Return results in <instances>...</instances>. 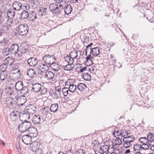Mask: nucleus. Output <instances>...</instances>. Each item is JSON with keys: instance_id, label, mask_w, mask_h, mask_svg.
Listing matches in <instances>:
<instances>
[{"instance_id": "nucleus-1", "label": "nucleus", "mask_w": 154, "mask_h": 154, "mask_svg": "<svg viewBox=\"0 0 154 154\" xmlns=\"http://www.w3.org/2000/svg\"><path fill=\"white\" fill-rule=\"evenodd\" d=\"M16 95H14L13 97H9L5 99H3L1 100L2 103L6 105V106L10 109L14 108L15 103L14 102L15 99H16Z\"/></svg>"}, {"instance_id": "nucleus-2", "label": "nucleus", "mask_w": 154, "mask_h": 154, "mask_svg": "<svg viewBox=\"0 0 154 154\" xmlns=\"http://www.w3.org/2000/svg\"><path fill=\"white\" fill-rule=\"evenodd\" d=\"M15 88L16 90L19 91L23 94H25L28 92V89L26 86H23V84L22 81H17L14 83Z\"/></svg>"}, {"instance_id": "nucleus-3", "label": "nucleus", "mask_w": 154, "mask_h": 154, "mask_svg": "<svg viewBox=\"0 0 154 154\" xmlns=\"http://www.w3.org/2000/svg\"><path fill=\"white\" fill-rule=\"evenodd\" d=\"M30 122L26 121V120H25L24 122L18 126V129L20 131L23 133L28 130L29 131V129L32 128Z\"/></svg>"}, {"instance_id": "nucleus-4", "label": "nucleus", "mask_w": 154, "mask_h": 154, "mask_svg": "<svg viewBox=\"0 0 154 154\" xmlns=\"http://www.w3.org/2000/svg\"><path fill=\"white\" fill-rule=\"evenodd\" d=\"M16 29L20 35H24L26 34L28 31V26L25 23L22 24L17 27Z\"/></svg>"}, {"instance_id": "nucleus-5", "label": "nucleus", "mask_w": 154, "mask_h": 154, "mask_svg": "<svg viewBox=\"0 0 154 154\" xmlns=\"http://www.w3.org/2000/svg\"><path fill=\"white\" fill-rule=\"evenodd\" d=\"M134 140V137L133 135L129 136L124 138L123 146L124 147L127 148L131 146L133 143Z\"/></svg>"}, {"instance_id": "nucleus-6", "label": "nucleus", "mask_w": 154, "mask_h": 154, "mask_svg": "<svg viewBox=\"0 0 154 154\" xmlns=\"http://www.w3.org/2000/svg\"><path fill=\"white\" fill-rule=\"evenodd\" d=\"M43 60L46 64L50 65L55 61V57L53 55L46 54L43 58Z\"/></svg>"}, {"instance_id": "nucleus-7", "label": "nucleus", "mask_w": 154, "mask_h": 154, "mask_svg": "<svg viewBox=\"0 0 154 154\" xmlns=\"http://www.w3.org/2000/svg\"><path fill=\"white\" fill-rule=\"evenodd\" d=\"M75 80L73 79H71L67 82L66 84L67 85V86H69L68 88L69 91L71 92H75L77 89L76 85L74 84Z\"/></svg>"}, {"instance_id": "nucleus-8", "label": "nucleus", "mask_w": 154, "mask_h": 154, "mask_svg": "<svg viewBox=\"0 0 154 154\" xmlns=\"http://www.w3.org/2000/svg\"><path fill=\"white\" fill-rule=\"evenodd\" d=\"M17 96L16 95V99H15L16 104L18 106H23L24 105L25 102L26 101V97L22 95L17 98Z\"/></svg>"}, {"instance_id": "nucleus-9", "label": "nucleus", "mask_w": 154, "mask_h": 154, "mask_svg": "<svg viewBox=\"0 0 154 154\" xmlns=\"http://www.w3.org/2000/svg\"><path fill=\"white\" fill-rule=\"evenodd\" d=\"M49 8L53 14H59L61 13V10L59 9L58 5L56 3L51 4L49 5Z\"/></svg>"}, {"instance_id": "nucleus-10", "label": "nucleus", "mask_w": 154, "mask_h": 154, "mask_svg": "<svg viewBox=\"0 0 154 154\" xmlns=\"http://www.w3.org/2000/svg\"><path fill=\"white\" fill-rule=\"evenodd\" d=\"M30 116L35 113L36 110V107L34 105L30 104L28 106L26 109H25Z\"/></svg>"}, {"instance_id": "nucleus-11", "label": "nucleus", "mask_w": 154, "mask_h": 154, "mask_svg": "<svg viewBox=\"0 0 154 154\" xmlns=\"http://www.w3.org/2000/svg\"><path fill=\"white\" fill-rule=\"evenodd\" d=\"M22 140L26 145H29L32 142V137L29 134H26L22 136Z\"/></svg>"}, {"instance_id": "nucleus-12", "label": "nucleus", "mask_w": 154, "mask_h": 154, "mask_svg": "<svg viewBox=\"0 0 154 154\" xmlns=\"http://www.w3.org/2000/svg\"><path fill=\"white\" fill-rule=\"evenodd\" d=\"M140 143L142 144V146H140V147L139 149H137V148H135V150H136L139 149L141 151L142 149L145 150L149 149L150 145L151 143H150L148 142L147 141H146L145 142L143 141H140Z\"/></svg>"}, {"instance_id": "nucleus-13", "label": "nucleus", "mask_w": 154, "mask_h": 154, "mask_svg": "<svg viewBox=\"0 0 154 154\" xmlns=\"http://www.w3.org/2000/svg\"><path fill=\"white\" fill-rule=\"evenodd\" d=\"M38 62V60L35 57H32L30 58L27 60L28 64L31 66H36Z\"/></svg>"}, {"instance_id": "nucleus-14", "label": "nucleus", "mask_w": 154, "mask_h": 154, "mask_svg": "<svg viewBox=\"0 0 154 154\" xmlns=\"http://www.w3.org/2000/svg\"><path fill=\"white\" fill-rule=\"evenodd\" d=\"M12 7L14 10L18 11L22 9V5L19 2L15 1L13 3Z\"/></svg>"}, {"instance_id": "nucleus-15", "label": "nucleus", "mask_w": 154, "mask_h": 154, "mask_svg": "<svg viewBox=\"0 0 154 154\" xmlns=\"http://www.w3.org/2000/svg\"><path fill=\"white\" fill-rule=\"evenodd\" d=\"M19 113L17 111H13L10 115V117L11 121H16L20 116Z\"/></svg>"}, {"instance_id": "nucleus-16", "label": "nucleus", "mask_w": 154, "mask_h": 154, "mask_svg": "<svg viewBox=\"0 0 154 154\" xmlns=\"http://www.w3.org/2000/svg\"><path fill=\"white\" fill-rule=\"evenodd\" d=\"M39 145V143H36V142L33 143L30 146V149L32 152H36L40 148Z\"/></svg>"}, {"instance_id": "nucleus-17", "label": "nucleus", "mask_w": 154, "mask_h": 154, "mask_svg": "<svg viewBox=\"0 0 154 154\" xmlns=\"http://www.w3.org/2000/svg\"><path fill=\"white\" fill-rule=\"evenodd\" d=\"M32 121L35 125H39L41 124V118L39 115H35L32 119Z\"/></svg>"}, {"instance_id": "nucleus-18", "label": "nucleus", "mask_w": 154, "mask_h": 154, "mask_svg": "<svg viewBox=\"0 0 154 154\" xmlns=\"http://www.w3.org/2000/svg\"><path fill=\"white\" fill-rule=\"evenodd\" d=\"M43 74V76L47 78L48 80L52 79L54 76V73L51 71H47Z\"/></svg>"}, {"instance_id": "nucleus-19", "label": "nucleus", "mask_w": 154, "mask_h": 154, "mask_svg": "<svg viewBox=\"0 0 154 154\" xmlns=\"http://www.w3.org/2000/svg\"><path fill=\"white\" fill-rule=\"evenodd\" d=\"M32 91L35 92L40 91L42 88V86L41 84L38 83L32 84Z\"/></svg>"}, {"instance_id": "nucleus-20", "label": "nucleus", "mask_w": 154, "mask_h": 154, "mask_svg": "<svg viewBox=\"0 0 154 154\" xmlns=\"http://www.w3.org/2000/svg\"><path fill=\"white\" fill-rule=\"evenodd\" d=\"M0 79L2 81L5 80L8 82L11 81L9 80V76L8 75L7 73L5 72H2L0 74Z\"/></svg>"}, {"instance_id": "nucleus-21", "label": "nucleus", "mask_w": 154, "mask_h": 154, "mask_svg": "<svg viewBox=\"0 0 154 154\" xmlns=\"http://www.w3.org/2000/svg\"><path fill=\"white\" fill-rule=\"evenodd\" d=\"M19 46L18 45L15 44H13L12 45L10 49V52L11 54H14L16 53L17 51L19 49Z\"/></svg>"}, {"instance_id": "nucleus-22", "label": "nucleus", "mask_w": 154, "mask_h": 154, "mask_svg": "<svg viewBox=\"0 0 154 154\" xmlns=\"http://www.w3.org/2000/svg\"><path fill=\"white\" fill-rule=\"evenodd\" d=\"M4 92L7 96L12 95V97H13L14 95H16L12 91V89L10 87L6 88L4 90Z\"/></svg>"}, {"instance_id": "nucleus-23", "label": "nucleus", "mask_w": 154, "mask_h": 154, "mask_svg": "<svg viewBox=\"0 0 154 154\" xmlns=\"http://www.w3.org/2000/svg\"><path fill=\"white\" fill-rule=\"evenodd\" d=\"M90 52L92 53L94 56H97L100 54V48L99 47H95L93 48H90Z\"/></svg>"}, {"instance_id": "nucleus-24", "label": "nucleus", "mask_w": 154, "mask_h": 154, "mask_svg": "<svg viewBox=\"0 0 154 154\" xmlns=\"http://www.w3.org/2000/svg\"><path fill=\"white\" fill-rule=\"evenodd\" d=\"M38 67L40 69L42 70V72H45L48 71L49 69L46 63H40L38 65Z\"/></svg>"}, {"instance_id": "nucleus-25", "label": "nucleus", "mask_w": 154, "mask_h": 154, "mask_svg": "<svg viewBox=\"0 0 154 154\" xmlns=\"http://www.w3.org/2000/svg\"><path fill=\"white\" fill-rule=\"evenodd\" d=\"M27 74L30 78H33L36 76V73L32 69H29L27 72Z\"/></svg>"}, {"instance_id": "nucleus-26", "label": "nucleus", "mask_w": 154, "mask_h": 154, "mask_svg": "<svg viewBox=\"0 0 154 154\" xmlns=\"http://www.w3.org/2000/svg\"><path fill=\"white\" fill-rule=\"evenodd\" d=\"M63 11L66 14L68 15L70 14L72 11V8L70 5H67Z\"/></svg>"}, {"instance_id": "nucleus-27", "label": "nucleus", "mask_w": 154, "mask_h": 154, "mask_svg": "<svg viewBox=\"0 0 154 154\" xmlns=\"http://www.w3.org/2000/svg\"><path fill=\"white\" fill-rule=\"evenodd\" d=\"M48 10L47 8H42L39 10L38 14L40 16H45L47 14V11Z\"/></svg>"}, {"instance_id": "nucleus-28", "label": "nucleus", "mask_w": 154, "mask_h": 154, "mask_svg": "<svg viewBox=\"0 0 154 154\" xmlns=\"http://www.w3.org/2000/svg\"><path fill=\"white\" fill-rule=\"evenodd\" d=\"M147 136L148 139L147 142L151 143L154 141V134L153 133L150 132L148 134Z\"/></svg>"}, {"instance_id": "nucleus-29", "label": "nucleus", "mask_w": 154, "mask_h": 154, "mask_svg": "<svg viewBox=\"0 0 154 154\" xmlns=\"http://www.w3.org/2000/svg\"><path fill=\"white\" fill-rule=\"evenodd\" d=\"M50 66L51 67L53 70L54 71H57L60 69V65H58L57 63H51Z\"/></svg>"}, {"instance_id": "nucleus-30", "label": "nucleus", "mask_w": 154, "mask_h": 154, "mask_svg": "<svg viewBox=\"0 0 154 154\" xmlns=\"http://www.w3.org/2000/svg\"><path fill=\"white\" fill-rule=\"evenodd\" d=\"M135 7H136L138 9V10H139L140 11L139 13L141 15V17H145V14L142 12V11L144 10V7L141 6H140L139 4H136V5H135Z\"/></svg>"}, {"instance_id": "nucleus-31", "label": "nucleus", "mask_w": 154, "mask_h": 154, "mask_svg": "<svg viewBox=\"0 0 154 154\" xmlns=\"http://www.w3.org/2000/svg\"><path fill=\"white\" fill-rule=\"evenodd\" d=\"M21 116L23 118L24 120H26V121H27L26 119H29L30 118V115L27 112H26V111L25 109L23 111V112L21 113Z\"/></svg>"}, {"instance_id": "nucleus-32", "label": "nucleus", "mask_w": 154, "mask_h": 154, "mask_svg": "<svg viewBox=\"0 0 154 154\" xmlns=\"http://www.w3.org/2000/svg\"><path fill=\"white\" fill-rule=\"evenodd\" d=\"M29 14L28 11H23L20 14V18L23 20L28 17Z\"/></svg>"}, {"instance_id": "nucleus-33", "label": "nucleus", "mask_w": 154, "mask_h": 154, "mask_svg": "<svg viewBox=\"0 0 154 154\" xmlns=\"http://www.w3.org/2000/svg\"><path fill=\"white\" fill-rule=\"evenodd\" d=\"M29 19L31 21H33L36 18V13L34 11H32L29 14Z\"/></svg>"}, {"instance_id": "nucleus-34", "label": "nucleus", "mask_w": 154, "mask_h": 154, "mask_svg": "<svg viewBox=\"0 0 154 154\" xmlns=\"http://www.w3.org/2000/svg\"><path fill=\"white\" fill-rule=\"evenodd\" d=\"M20 49L26 53L28 49V46L26 43L21 44L20 46Z\"/></svg>"}, {"instance_id": "nucleus-35", "label": "nucleus", "mask_w": 154, "mask_h": 154, "mask_svg": "<svg viewBox=\"0 0 154 154\" xmlns=\"http://www.w3.org/2000/svg\"><path fill=\"white\" fill-rule=\"evenodd\" d=\"M25 54V52H23L21 49H18L14 55L15 57H22Z\"/></svg>"}, {"instance_id": "nucleus-36", "label": "nucleus", "mask_w": 154, "mask_h": 154, "mask_svg": "<svg viewBox=\"0 0 154 154\" xmlns=\"http://www.w3.org/2000/svg\"><path fill=\"white\" fill-rule=\"evenodd\" d=\"M15 12L9 10L5 14L7 17L12 18L15 16Z\"/></svg>"}, {"instance_id": "nucleus-37", "label": "nucleus", "mask_w": 154, "mask_h": 154, "mask_svg": "<svg viewBox=\"0 0 154 154\" xmlns=\"http://www.w3.org/2000/svg\"><path fill=\"white\" fill-rule=\"evenodd\" d=\"M5 18H4V20H5L6 21V23L7 25L8 26H11L12 24H13V21L12 18L7 17L6 15H5Z\"/></svg>"}, {"instance_id": "nucleus-38", "label": "nucleus", "mask_w": 154, "mask_h": 154, "mask_svg": "<svg viewBox=\"0 0 154 154\" xmlns=\"http://www.w3.org/2000/svg\"><path fill=\"white\" fill-rule=\"evenodd\" d=\"M58 107V104H53L51 105L50 109L51 112H55L57 111Z\"/></svg>"}, {"instance_id": "nucleus-39", "label": "nucleus", "mask_w": 154, "mask_h": 154, "mask_svg": "<svg viewBox=\"0 0 154 154\" xmlns=\"http://www.w3.org/2000/svg\"><path fill=\"white\" fill-rule=\"evenodd\" d=\"M86 88V85L83 83H79L77 86V88L81 91L84 90Z\"/></svg>"}, {"instance_id": "nucleus-40", "label": "nucleus", "mask_w": 154, "mask_h": 154, "mask_svg": "<svg viewBox=\"0 0 154 154\" xmlns=\"http://www.w3.org/2000/svg\"><path fill=\"white\" fill-rule=\"evenodd\" d=\"M65 60L67 61L68 63L73 64L74 60L72 57L69 56H67L65 57Z\"/></svg>"}, {"instance_id": "nucleus-41", "label": "nucleus", "mask_w": 154, "mask_h": 154, "mask_svg": "<svg viewBox=\"0 0 154 154\" xmlns=\"http://www.w3.org/2000/svg\"><path fill=\"white\" fill-rule=\"evenodd\" d=\"M14 62L12 57L11 56H9L6 57L5 63L8 65L9 64L11 66L12 65V63Z\"/></svg>"}, {"instance_id": "nucleus-42", "label": "nucleus", "mask_w": 154, "mask_h": 154, "mask_svg": "<svg viewBox=\"0 0 154 154\" xmlns=\"http://www.w3.org/2000/svg\"><path fill=\"white\" fill-rule=\"evenodd\" d=\"M67 78L66 77H64L61 79L60 81V85H63L65 84V86H67V85L66 84L67 82L69 80H71V79H68L66 80Z\"/></svg>"}, {"instance_id": "nucleus-43", "label": "nucleus", "mask_w": 154, "mask_h": 154, "mask_svg": "<svg viewBox=\"0 0 154 154\" xmlns=\"http://www.w3.org/2000/svg\"><path fill=\"white\" fill-rule=\"evenodd\" d=\"M116 139L114 141L113 143L115 145H119L122 143V141L120 137L117 138L116 137Z\"/></svg>"}, {"instance_id": "nucleus-44", "label": "nucleus", "mask_w": 154, "mask_h": 154, "mask_svg": "<svg viewBox=\"0 0 154 154\" xmlns=\"http://www.w3.org/2000/svg\"><path fill=\"white\" fill-rule=\"evenodd\" d=\"M113 134L114 136L115 137H117V138L120 137L122 139V131L121 132L119 131H115L113 133Z\"/></svg>"}, {"instance_id": "nucleus-45", "label": "nucleus", "mask_w": 154, "mask_h": 154, "mask_svg": "<svg viewBox=\"0 0 154 154\" xmlns=\"http://www.w3.org/2000/svg\"><path fill=\"white\" fill-rule=\"evenodd\" d=\"M73 64L68 63L66 66L64 67V70L67 71H70L72 70L73 68L74 67L73 66H72Z\"/></svg>"}, {"instance_id": "nucleus-46", "label": "nucleus", "mask_w": 154, "mask_h": 154, "mask_svg": "<svg viewBox=\"0 0 154 154\" xmlns=\"http://www.w3.org/2000/svg\"><path fill=\"white\" fill-rule=\"evenodd\" d=\"M83 75V78L86 81L90 80L91 76L88 73H84Z\"/></svg>"}, {"instance_id": "nucleus-47", "label": "nucleus", "mask_w": 154, "mask_h": 154, "mask_svg": "<svg viewBox=\"0 0 154 154\" xmlns=\"http://www.w3.org/2000/svg\"><path fill=\"white\" fill-rule=\"evenodd\" d=\"M2 53L5 55H7L8 54H11L10 52L9 48H4L2 51Z\"/></svg>"}, {"instance_id": "nucleus-48", "label": "nucleus", "mask_w": 154, "mask_h": 154, "mask_svg": "<svg viewBox=\"0 0 154 154\" xmlns=\"http://www.w3.org/2000/svg\"><path fill=\"white\" fill-rule=\"evenodd\" d=\"M95 152L96 154H101L103 152L102 146H98L96 148Z\"/></svg>"}, {"instance_id": "nucleus-49", "label": "nucleus", "mask_w": 154, "mask_h": 154, "mask_svg": "<svg viewBox=\"0 0 154 154\" xmlns=\"http://www.w3.org/2000/svg\"><path fill=\"white\" fill-rule=\"evenodd\" d=\"M69 88L67 87H64L62 89V92L64 96H66L68 94Z\"/></svg>"}, {"instance_id": "nucleus-50", "label": "nucleus", "mask_w": 154, "mask_h": 154, "mask_svg": "<svg viewBox=\"0 0 154 154\" xmlns=\"http://www.w3.org/2000/svg\"><path fill=\"white\" fill-rule=\"evenodd\" d=\"M7 65L5 63H2L1 66H0V69L2 72H5V71L7 67Z\"/></svg>"}, {"instance_id": "nucleus-51", "label": "nucleus", "mask_w": 154, "mask_h": 154, "mask_svg": "<svg viewBox=\"0 0 154 154\" xmlns=\"http://www.w3.org/2000/svg\"><path fill=\"white\" fill-rule=\"evenodd\" d=\"M67 4L65 2H62L59 5V7L61 8V11L62 10L63 11L66 6Z\"/></svg>"}, {"instance_id": "nucleus-52", "label": "nucleus", "mask_w": 154, "mask_h": 154, "mask_svg": "<svg viewBox=\"0 0 154 154\" xmlns=\"http://www.w3.org/2000/svg\"><path fill=\"white\" fill-rule=\"evenodd\" d=\"M102 147L103 152L108 153V152H109V147L108 146L104 145L102 146Z\"/></svg>"}, {"instance_id": "nucleus-53", "label": "nucleus", "mask_w": 154, "mask_h": 154, "mask_svg": "<svg viewBox=\"0 0 154 154\" xmlns=\"http://www.w3.org/2000/svg\"><path fill=\"white\" fill-rule=\"evenodd\" d=\"M122 133V136L123 137L127 136H128L129 133L128 131L126 130H123L122 129L121 130Z\"/></svg>"}, {"instance_id": "nucleus-54", "label": "nucleus", "mask_w": 154, "mask_h": 154, "mask_svg": "<svg viewBox=\"0 0 154 154\" xmlns=\"http://www.w3.org/2000/svg\"><path fill=\"white\" fill-rule=\"evenodd\" d=\"M93 45V43H91L89 45H88L86 47V49L85 50V54L86 55L87 54V51H89V49H90V48H91V46Z\"/></svg>"}, {"instance_id": "nucleus-55", "label": "nucleus", "mask_w": 154, "mask_h": 154, "mask_svg": "<svg viewBox=\"0 0 154 154\" xmlns=\"http://www.w3.org/2000/svg\"><path fill=\"white\" fill-rule=\"evenodd\" d=\"M93 45V43H91L89 45H88L86 47V49L85 50V54L86 55L87 54V51H89V49H90V48H91V46Z\"/></svg>"}, {"instance_id": "nucleus-56", "label": "nucleus", "mask_w": 154, "mask_h": 154, "mask_svg": "<svg viewBox=\"0 0 154 154\" xmlns=\"http://www.w3.org/2000/svg\"><path fill=\"white\" fill-rule=\"evenodd\" d=\"M77 52L76 51L74 52H71L70 56L73 57V58H76L77 57Z\"/></svg>"}, {"instance_id": "nucleus-57", "label": "nucleus", "mask_w": 154, "mask_h": 154, "mask_svg": "<svg viewBox=\"0 0 154 154\" xmlns=\"http://www.w3.org/2000/svg\"><path fill=\"white\" fill-rule=\"evenodd\" d=\"M50 108L48 107L44 108L42 110V113L45 115L47 114Z\"/></svg>"}, {"instance_id": "nucleus-58", "label": "nucleus", "mask_w": 154, "mask_h": 154, "mask_svg": "<svg viewBox=\"0 0 154 154\" xmlns=\"http://www.w3.org/2000/svg\"><path fill=\"white\" fill-rule=\"evenodd\" d=\"M85 152L82 149H79L75 154H84Z\"/></svg>"}, {"instance_id": "nucleus-59", "label": "nucleus", "mask_w": 154, "mask_h": 154, "mask_svg": "<svg viewBox=\"0 0 154 154\" xmlns=\"http://www.w3.org/2000/svg\"><path fill=\"white\" fill-rule=\"evenodd\" d=\"M37 71L38 72V73L39 74L41 75H43V73L45 72H42V70H41V69H40V68L38 67V68L37 69Z\"/></svg>"}, {"instance_id": "nucleus-60", "label": "nucleus", "mask_w": 154, "mask_h": 154, "mask_svg": "<svg viewBox=\"0 0 154 154\" xmlns=\"http://www.w3.org/2000/svg\"><path fill=\"white\" fill-rule=\"evenodd\" d=\"M89 41V38L86 36L84 37V42L83 44L87 43Z\"/></svg>"}, {"instance_id": "nucleus-61", "label": "nucleus", "mask_w": 154, "mask_h": 154, "mask_svg": "<svg viewBox=\"0 0 154 154\" xmlns=\"http://www.w3.org/2000/svg\"><path fill=\"white\" fill-rule=\"evenodd\" d=\"M147 136L146 137H141L140 138H139L138 140L140 143V141H142V140H144L145 141H148V139H147Z\"/></svg>"}, {"instance_id": "nucleus-62", "label": "nucleus", "mask_w": 154, "mask_h": 154, "mask_svg": "<svg viewBox=\"0 0 154 154\" xmlns=\"http://www.w3.org/2000/svg\"><path fill=\"white\" fill-rule=\"evenodd\" d=\"M30 8L29 6L28 5L26 4L25 5H22V8L23 9H26V10H29Z\"/></svg>"}, {"instance_id": "nucleus-63", "label": "nucleus", "mask_w": 154, "mask_h": 154, "mask_svg": "<svg viewBox=\"0 0 154 154\" xmlns=\"http://www.w3.org/2000/svg\"><path fill=\"white\" fill-rule=\"evenodd\" d=\"M40 91H41V93L42 94H44L47 92V90L45 88H44L42 90L41 89Z\"/></svg>"}, {"instance_id": "nucleus-64", "label": "nucleus", "mask_w": 154, "mask_h": 154, "mask_svg": "<svg viewBox=\"0 0 154 154\" xmlns=\"http://www.w3.org/2000/svg\"><path fill=\"white\" fill-rule=\"evenodd\" d=\"M149 149H151L152 151H154V145L152 144L151 143Z\"/></svg>"}]
</instances>
